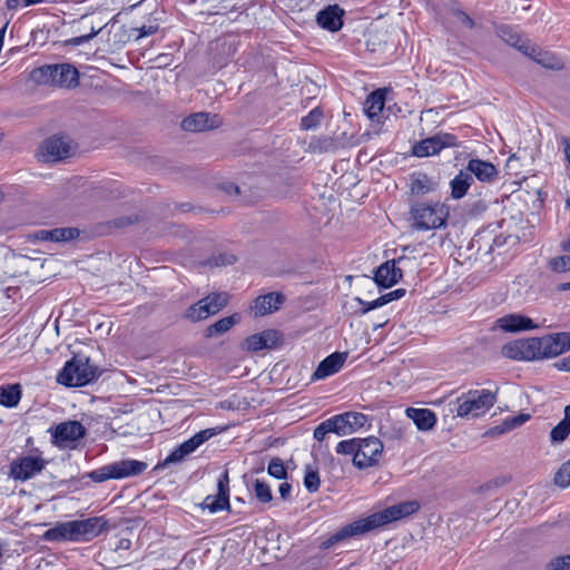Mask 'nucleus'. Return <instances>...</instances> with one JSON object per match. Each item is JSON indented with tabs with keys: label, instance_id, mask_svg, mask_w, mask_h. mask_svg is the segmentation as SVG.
I'll return each mask as SVG.
<instances>
[{
	"label": "nucleus",
	"instance_id": "nucleus-1",
	"mask_svg": "<svg viewBox=\"0 0 570 570\" xmlns=\"http://www.w3.org/2000/svg\"><path fill=\"white\" fill-rule=\"evenodd\" d=\"M417 509L419 504L415 501H407L389 507L382 511L375 512L366 518L360 519L343 527L335 534H333L331 541L337 542L350 537L363 534L392 521L407 517L414 513Z\"/></svg>",
	"mask_w": 570,
	"mask_h": 570
},
{
	"label": "nucleus",
	"instance_id": "nucleus-2",
	"mask_svg": "<svg viewBox=\"0 0 570 570\" xmlns=\"http://www.w3.org/2000/svg\"><path fill=\"white\" fill-rule=\"evenodd\" d=\"M107 524L108 522L104 517L60 522L47 530L43 538L48 541L86 542L102 533L107 529Z\"/></svg>",
	"mask_w": 570,
	"mask_h": 570
},
{
	"label": "nucleus",
	"instance_id": "nucleus-3",
	"mask_svg": "<svg viewBox=\"0 0 570 570\" xmlns=\"http://www.w3.org/2000/svg\"><path fill=\"white\" fill-rule=\"evenodd\" d=\"M383 449L382 441L375 436L344 440L336 445V452L353 455V464L361 470L376 465L382 458Z\"/></svg>",
	"mask_w": 570,
	"mask_h": 570
},
{
	"label": "nucleus",
	"instance_id": "nucleus-4",
	"mask_svg": "<svg viewBox=\"0 0 570 570\" xmlns=\"http://www.w3.org/2000/svg\"><path fill=\"white\" fill-rule=\"evenodd\" d=\"M570 350V333L523 338L524 361L556 357Z\"/></svg>",
	"mask_w": 570,
	"mask_h": 570
},
{
	"label": "nucleus",
	"instance_id": "nucleus-5",
	"mask_svg": "<svg viewBox=\"0 0 570 570\" xmlns=\"http://www.w3.org/2000/svg\"><path fill=\"white\" fill-rule=\"evenodd\" d=\"M409 215L410 226L413 229L426 232L443 227L449 217V209L440 202H416L412 204Z\"/></svg>",
	"mask_w": 570,
	"mask_h": 570
},
{
	"label": "nucleus",
	"instance_id": "nucleus-6",
	"mask_svg": "<svg viewBox=\"0 0 570 570\" xmlns=\"http://www.w3.org/2000/svg\"><path fill=\"white\" fill-rule=\"evenodd\" d=\"M31 79L39 85L60 88H75L79 83V72L69 63L46 65L31 71Z\"/></svg>",
	"mask_w": 570,
	"mask_h": 570
},
{
	"label": "nucleus",
	"instance_id": "nucleus-7",
	"mask_svg": "<svg viewBox=\"0 0 570 570\" xmlns=\"http://www.w3.org/2000/svg\"><path fill=\"white\" fill-rule=\"evenodd\" d=\"M495 401L494 392L482 389L463 393L451 405L454 406L458 416L470 419L484 415L494 405Z\"/></svg>",
	"mask_w": 570,
	"mask_h": 570
},
{
	"label": "nucleus",
	"instance_id": "nucleus-8",
	"mask_svg": "<svg viewBox=\"0 0 570 570\" xmlns=\"http://www.w3.org/2000/svg\"><path fill=\"white\" fill-rule=\"evenodd\" d=\"M97 368L90 364L89 357L76 355L66 362L57 375V382L66 386H83L95 380Z\"/></svg>",
	"mask_w": 570,
	"mask_h": 570
},
{
	"label": "nucleus",
	"instance_id": "nucleus-9",
	"mask_svg": "<svg viewBox=\"0 0 570 570\" xmlns=\"http://www.w3.org/2000/svg\"><path fill=\"white\" fill-rule=\"evenodd\" d=\"M227 303L228 295L226 293H214L190 305L185 311L184 317L190 322H199L218 313Z\"/></svg>",
	"mask_w": 570,
	"mask_h": 570
},
{
	"label": "nucleus",
	"instance_id": "nucleus-10",
	"mask_svg": "<svg viewBox=\"0 0 570 570\" xmlns=\"http://www.w3.org/2000/svg\"><path fill=\"white\" fill-rule=\"evenodd\" d=\"M72 153L73 146L68 138L53 136L40 145L37 157L43 163H57L68 158Z\"/></svg>",
	"mask_w": 570,
	"mask_h": 570
},
{
	"label": "nucleus",
	"instance_id": "nucleus-11",
	"mask_svg": "<svg viewBox=\"0 0 570 570\" xmlns=\"http://www.w3.org/2000/svg\"><path fill=\"white\" fill-rule=\"evenodd\" d=\"M216 435L215 429H205L193 435L190 439L183 442L179 446L173 450L169 455L161 463L163 466L169 463H177L183 461L187 455L196 451L204 442Z\"/></svg>",
	"mask_w": 570,
	"mask_h": 570
},
{
	"label": "nucleus",
	"instance_id": "nucleus-12",
	"mask_svg": "<svg viewBox=\"0 0 570 570\" xmlns=\"http://www.w3.org/2000/svg\"><path fill=\"white\" fill-rule=\"evenodd\" d=\"M505 41L517 47L522 53L532 58L534 61L547 68L558 69L561 67V62L556 57L537 48L529 40H522L519 37H510L505 39Z\"/></svg>",
	"mask_w": 570,
	"mask_h": 570
},
{
	"label": "nucleus",
	"instance_id": "nucleus-13",
	"mask_svg": "<svg viewBox=\"0 0 570 570\" xmlns=\"http://www.w3.org/2000/svg\"><path fill=\"white\" fill-rule=\"evenodd\" d=\"M455 145V136L451 134H439L416 142L413 146L412 153L416 157H429L436 155L445 147H452Z\"/></svg>",
	"mask_w": 570,
	"mask_h": 570
},
{
	"label": "nucleus",
	"instance_id": "nucleus-14",
	"mask_svg": "<svg viewBox=\"0 0 570 570\" xmlns=\"http://www.w3.org/2000/svg\"><path fill=\"white\" fill-rule=\"evenodd\" d=\"M86 433V429L78 421H67L58 424L52 433L53 443L59 448H72Z\"/></svg>",
	"mask_w": 570,
	"mask_h": 570
},
{
	"label": "nucleus",
	"instance_id": "nucleus-15",
	"mask_svg": "<svg viewBox=\"0 0 570 570\" xmlns=\"http://www.w3.org/2000/svg\"><path fill=\"white\" fill-rule=\"evenodd\" d=\"M334 433L344 436L356 432L367 422V416L358 412H345L330 417Z\"/></svg>",
	"mask_w": 570,
	"mask_h": 570
},
{
	"label": "nucleus",
	"instance_id": "nucleus-16",
	"mask_svg": "<svg viewBox=\"0 0 570 570\" xmlns=\"http://www.w3.org/2000/svg\"><path fill=\"white\" fill-rule=\"evenodd\" d=\"M202 507L203 509L209 510L212 513L229 508V479L227 471H225L218 479L217 494L207 495L203 501Z\"/></svg>",
	"mask_w": 570,
	"mask_h": 570
},
{
	"label": "nucleus",
	"instance_id": "nucleus-17",
	"mask_svg": "<svg viewBox=\"0 0 570 570\" xmlns=\"http://www.w3.org/2000/svg\"><path fill=\"white\" fill-rule=\"evenodd\" d=\"M45 468V461L38 456H23L11 463L10 474L16 480L26 481Z\"/></svg>",
	"mask_w": 570,
	"mask_h": 570
},
{
	"label": "nucleus",
	"instance_id": "nucleus-18",
	"mask_svg": "<svg viewBox=\"0 0 570 570\" xmlns=\"http://www.w3.org/2000/svg\"><path fill=\"white\" fill-rule=\"evenodd\" d=\"M495 325L507 333L532 331L540 327L532 318L517 313L503 315L497 320Z\"/></svg>",
	"mask_w": 570,
	"mask_h": 570
},
{
	"label": "nucleus",
	"instance_id": "nucleus-19",
	"mask_svg": "<svg viewBox=\"0 0 570 570\" xmlns=\"http://www.w3.org/2000/svg\"><path fill=\"white\" fill-rule=\"evenodd\" d=\"M220 125L222 119L219 116L208 112H196L181 121L184 130L194 132L218 128Z\"/></svg>",
	"mask_w": 570,
	"mask_h": 570
},
{
	"label": "nucleus",
	"instance_id": "nucleus-20",
	"mask_svg": "<svg viewBox=\"0 0 570 570\" xmlns=\"http://www.w3.org/2000/svg\"><path fill=\"white\" fill-rule=\"evenodd\" d=\"M344 10L337 4L328 6L317 13L316 21L320 27L328 31H338L343 26Z\"/></svg>",
	"mask_w": 570,
	"mask_h": 570
},
{
	"label": "nucleus",
	"instance_id": "nucleus-21",
	"mask_svg": "<svg viewBox=\"0 0 570 570\" xmlns=\"http://www.w3.org/2000/svg\"><path fill=\"white\" fill-rule=\"evenodd\" d=\"M279 340L281 336L277 331L267 330L248 336L245 341V345L248 351L257 352L264 348L275 347Z\"/></svg>",
	"mask_w": 570,
	"mask_h": 570
},
{
	"label": "nucleus",
	"instance_id": "nucleus-22",
	"mask_svg": "<svg viewBox=\"0 0 570 570\" xmlns=\"http://www.w3.org/2000/svg\"><path fill=\"white\" fill-rule=\"evenodd\" d=\"M346 358L347 353L335 352L328 355L318 364L316 371L313 374V379L323 380L337 373L344 365Z\"/></svg>",
	"mask_w": 570,
	"mask_h": 570
},
{
	"label": "nucleus",
	"instance_id": "nucleus-23",
	"mask_svg": "<svg viewBox=\"0 0 570 570\" xmlns=\"http://www.w3.org/2000/svg\"><path fill=\"white\" fill-rule=\"evenodd\" d=\"M466 171L482 183H492L498 177L495 166L482 159H471L468 163Z\"/></svg>",
	"mask_w": 570,
	"mask_h": 570
},
{
	"label": "nucleus",
	"instance_id": "nucleus-24",
	"mask_svg": "<svg viewBox=\"0 0 570 570\" xmlns=\"http://www.w3.org/2000/svg\"><path fill=\"white\" fill-rule=\"evenodd\" d=\"M405 414L413 421L417 430L431 431L436 424V415L430 409L407 407Z\"/></svg>",
	"mask_w": 570,
	"mask_h": 570
},
{
	"label": "nucleus",
	"instance_id": "nucleus-25",
	"mask_svg": "<svg viewBox=\"0 0 570 570\" xmlns=\"http://www.w3.org/2000/svg\"><path fill=\"white\" fill-rule=\"evenodd\" d=\"M402 278L401 268L396 267V262L387 261L382 264L375 273V282L383 287H391Z\"/></svg>",
	"mask_w": 570,
	"mask_h": 570
},
{
	"label": "nucleus",
	"instance_id": "nucleus-26",
	"mask_svg": "<svg viewBox=\"0 0 570 570\" xmlns=\"http://www.w3.org/2000/svg\"><path fill=\"white\" fill-rule=\"evenodd\" d=\"M284 297L278 293H268L255 299L252 309L255 316H264L273 313L283 304Z\"/></svg>",
	"mask_w": 570,
	"mask_h": 570
},
{
	"label": "nucleus",
	"instance_id": "nucleus-27",
	"mask_svg": "<svg viewBox=\"0 0 570 570\" xmlns=\"http://www.w3.org/2000/svg\"><path fill=\"white\" fill-rule=\"evenodd\" d=\"M115 479H125L141 474L147 469V463L138 460H121L111 463Z\"/></svg>",
	"mask_w": 570,
	"mask_h": 570
},
{
	"label": "nucleus",
	"instance_id": "nucleus-28",
	"mask_svg": "<svg viewBox=\"0 0 570 570\" xmlns=\"http://www.w3.org/2000/svg\"><path fill=\"white\" fill-rule=\"evenodd\" d=\"M472 183L473 177L468 171L461 170L450 183L452 198L461 199L465 196Z\"/></svg>",
	"mask_w": 570,
	"mask_h": 570
},
{
	"label": "nucleus",
	"instance_id": "nucleus-29",
	"mask_svg": "<svg viewBox=\"0 0 570 570\" xmlns=\"http://www.w3.org/2000/svg\"><path fill=\"white\" fill-rule=\"evenodd\" d=\"M239 320L240 316L238 314L220 318L219 321L215 322L214 324L206 328L205 336L208 338L219 336L228 332L235 324L239 322Z\"/></svg>",
	"mask_w": 570,
	"mask_h": 570
},
{
	"label": "nucleus",
	"instance_id": "nucleus-30",
	"mask_svg": "<svg viewBox=\"0 0 570 570\" xmlns=\"http://www.w3.org/2000/svg\"><path fill=\"white\" fill-rule=\"evenodd\" d=\"M39 235L43 240L67 242L76 238L79 235V232L76 228L63 227L50 230H41Z\"/></svg>",
	"mask_w": 570,
	"mask_h": 570
},
{
	"label": "nucleus",
	"instance_id": "nucleus-31",
	"mask_svg": "<svg viewBox=\"0 0 570 570\" xmlns=\"http://www.w3.org/2000/svg\"><path fill=\"white\" fill-rule=\"evenodd\" d=\"M385 104V95L377 90L372 92L364 104V111L368 118L373 119L381 114Z\"/></svg>",
	"mask_w": 570,
	"mask_h": 570
},
{
	"label": "nucleus",
	"instance_id": "nucleus-32",
	"mask_svg": "<svg viewBox=\"0 0 570 570\" xmlns=\"http://www.w3.org/2000/svg\"><path fill=\"white\" fill-rule=\"evenodd\" d=\"M530 420V414L520 413L512 417H507L500 425L493 429V432L502 434L512 431Z\"/></svg>",
	"mask_w": 570,
	"mask_h": 570
},
{
	"label": "nucleus",
	"instance_id": "nucleus-33",
	"mask_svg": "<svg viewBox=\"0 0 570 570\" xmlns=\"http://www.w3.org/2000/svg\"><path fill=\"white\" fill-rule=\"evenodd\" d=\"M21 399V391L18 385L0 387V404L12 407L16 406Z\"/></svg>",
	"mask_w": 570,
	"mask_h": 570
},
{
	"label": "nucleus",
	"instance_id": "nucleus-34",
	"mask_svg": "<svg viewBox=\"0 0 570 570\" xmlns=\"http://www.w3.org/2000/svg\"><path fill=\"white\" fill-rule=\"evenodd\" d=\"M432 189V183L425 174H417L412 177L411 191L415 195H424Z\"/></svg>",
	"mask_w": 570,
	"mask_h": 570
},
{
	"label": "nucleus",
	"instance_id": "nucleus-35",
	"mask_svg": "<svg viewBox=\"0 0 570 570\" xmlns=\"http://www.w3.org/2000/svg\"><path fill=\"white\" fill-rule=\"evenodd\" d=\"M502 354H503V356L511 358V360L524 361L523 338L515 340V341H512V342L503 345Z\"/></svg>",
	"mask_w": 570,
	"mask_h": 570
},
{
	"label": "nucleus",
	"instance_id": "nucleus-36",
	"mask_svg": "<svg viewBox=\"0 0 570 570\" xmlns=\"http://www.w3.org/2000/svg\"><path fill=\"white\" fill-rule=\"evenodd\" d=\"M570 434V425L561 420L556 426L550 431L549 440L551 444H560L562 443Z\"/></svg>",
	"mask_w": 570,
	"mask_h": 570
},
{
	"label": "nucleus",
	"instance_id": "nucleus-37",
	"mask_svg": "<svg viewBox=\"0 0 570 570\" xmlns=\"http://www.w3.org/2000/svg\"><path fill=\"white\" fill-rule=\"evenodd\" d=\"M554 483L560 488L570 487V459L556 472Z\"/></svg>",
	"mask_w": 570,
	"mask_h": 570
},
{
	"label": "nucleus",
	"instance_id": "nucleus-38",
	"mask_svg": "<svg viewBox=\"0 0 570 570\" xmlns=\"http://www.w3.org/2000/svg\"><path fill=\"white\" fill-rule=\"evenodd\" d=\"M322 117V111L317 108H314L308 112V115L302 118L301 126L305 130L314 129L320 125Z\"/></svg>",
	"mask_w": 570,
	"mask_h": 570
},
{
	"label": "nucleus",
	"instance_id": "nucleus-39",
	"mask_svg": "<svg viewBox=\"0 0 570 570\" xmlns=\"http://www.w3.org/2000/svg\"><path fill=\"white\" fill-rule=\"evenodd\" d=\"M89 478L94 482H104L110 479H115V472L112 464H107L98 470L91 471Z\"/></svg>",
	"mask_w": 570,
	"mask_h": 570
},
{
	"label": "nucleus",
	"instance_id": "nucleus-40",
	"mask_svg": "<svg viewBox=\"0 0 570 570\" xmlns=\"http://www.w3.org/2000/svg\"><path fill=\"white\" fill-rule=\"evenodd\" d=\"M267 472L269 475L278 480L285 479L287 474L284 462L279 458H274L271 460L267 466Z\"/></svg>",
	"mask_w": 570,
	"mask_h": 570
},
{
	"label": "nucleus",
	"instance_id": "nucleus-41",
	"mask_svg": "<svg viewBox=\"0 0 570 570\" xmlns=\"http://www.w3.org/2000/svg\"><path fill=\"white\" fill-rule=\"evenodd\" d=\"M304 485L308 492H316L321 485L318 472L312 469H307L304 476Z\"/></svg>",
	"mask_w": 570,
	"mask_h": 570
},
{
	"label": "nucleus",
	"instance_id": "nucleus-42",
	"mask_svg": "<svg viewBox=\"0 0 570 570\" xmlns=\"http://www.w3.org/2000/svg\"><path fill=\"white\" fill-rule=\"evenodd\" d=\"M549 267L556 273H564L570 271V256L553 257L548 263Z\"/></svg>",
	"mask_w": 570,
	"mask_h": 570
},
{
	"label": "nucleus",
	"instance_id": "nucleus-43",
	"mask_svg": "<svg viewBox=\"0 0 570 570\" xmlns=\"http://www.w3.org/2000/svg\"><path fill=\"white\" fill-rule=\"evenodd\" d=\"M255 495L256 498L263 502L267 503L272 500V491L271 488L263 481L256 480L254 484Z\"/></svg>",
	"mask_w": 570,
	"mask_h": 570
},
{
	"label": "nucleus",
	"instance_id": "nucleus-44",
	"mask_svg": "<svg viewBox=\"0 0 570 570\" xmlns=\"http://www.w3.org/2000/svg\"><path fill=\"white\" fill-rule=\"evenodd\" d=\"M334 433V429L332 425V422L330 419L322 422L315 430H314V438L318 441H323L326 434Z\"/></svg>",
	"mask_w": 570,
	"mask_h": 570
},
{
	"label": "nucleus",
	"instance_id": "nucleus-45",
	"mask_svg": "<svg viewBox=\"0 0 570 570\" xmlns=\"http://www.w3.org/2000/svg\"><path fill=\"white\" fill-rule=\"evenodd\" d=\"M549 567L551 570H570V554L554 558Z\"/></svg>",
	"mask_w": 570,
	"mask_h": 570
},
{
	"label": "nucleus",
	"instance_id": "nucleus-46",
	"mask_svg": "<svg viewBox=\"0 0 570 570\" xmlns=\"http://www.w3.org/2000/svg\"><path fill=\"white\" fill-rule=\"evenodd\" d=\"M453 17L464 28L472 29L474 27L472 18L461 10L453 11Z\"/></svg>",
	"mask_w": 570,
	"mask_h": 570
},
{
	"label": "nucleus",
	"instance_id": "nucleus-47",
	"mask_svg": "<svg viewBox=\"0 0 570 570\" xmlns=\"http://www.w3.org/2000/svg\"><path fill=\"white\" fill-rule=\"evenodd\" d=\"M404 289H395L377 298L376 305H385L394 299H397L404 295Z\"/></svg>",
	"mask_w": 570,
	"mask_h": 570
},
{
	"label": "nucleus",
	"instance_id": "nucleus-48",
	"mask_svg": "<svg viewBox=\"0 0 570 570\" xmlns=\"http://www.w3.org/2000/svg\"><path fill=\"white\" fill-rule=\"evenodd\" d=\"M158 29H159V24L155 21L149 22L148 24H144L140 28H137V31H138L137 39L144 38L147 36H151V35L156 33L158 31Z\"/></svg>",
	"mask_w": 570,
	"mask_h": 570
},
{
	"label": "nucleus",
	"instance_id": "nucleus-49",
	"mask_svg": "<svg viewBox=\"0 0 570 570\" xmlns=\"http://www.w3.org/2000/svg\"><path fill=\"white\" fill-rule=\"evenodd\" d=\"M236 262V257L233 254H222L214 258V264L217 266L232 265Z\"/></svg>",
	"mask_w": 570,
	"mask_h": 570
},
{
	"label": "nucleus",
	"instance_id": "nucleus-50",
	"mask_svg": "<svg viewBox=\"0 0 570 570\" xmlns=\"http://www.w3.org/2000/svg\"><path fill=\"white\" fill-rule=\"evenodd\" d=\"M292 491V485L287 482L281 483L278 492L282 499L287 500Z\"/></svg>",
	"mask_w": 570,
	"mask_h": 570
},
{
	"label": "nucleus",
	"instance_id": "nucleus-51",
	"mask_svg": "<svg viewBox=\"0 0 570 570\" xmlns=\"http://www.w3.org/2000/svg\"><path fill=\"white\" fill-rule=\"evenodd\" d=\"M559 368L564 370V371H570V356L563 358L560 362Z\"/></svg>",
	"mask_w": 570,
	"mask_h": 570
},
{
	"label": "nucleus",
	"instance_id": "nucleus-52",
	"mask_svg": "<svg viewBox=\"0 0 570 570\" xmlns=\"http://www.w3.org/2000/svg\"><path fill=\"white\" fill-rule=\"evenodd\" d=\"M21 3V0H7L6 6L8 9H17Z\"/></svg>",
	"mask_w": 570,
	"mask_h": 570
},
{
	"label": "nucleus",
	"instance_id": "nucleus-53",
	"mask_svg": "<svg viewBox=\"0 0 570 570\" xmlns=\"http://www.w3.org/2000/svg\"><path fill=\"white\" fill-rule=\"evenodd\" d=\"M376 302H377V298L372 301V302H368L366 304V307L364 308V312H368L371 309H374V308H377V307H381L382 305H376Z\"/></svg>",
	"mask_w": 570,
	"mask_h": 570
},
{
	"label": "nucleus",
	"instance_id": "nucleus-54",
	"mask_svg": "<svg viewBox=\"0 0 570 570\" xmlns=\"http://www.w3.org/2000/svg\"><path fill=\"white\" fill-rule=\"evenodd\" d=\"M566 423L570 425V405H567L563 410V419Z\"/></svg>",
	"mask_w": 570,
	"mask_h": 570
},
{
	"label": "nucleus",
	"instance_id": "nucleus-55",
	"mask_svg": "<svg viewBox=\"0 0 570 570\" xmlns=\"http://www.w3.org/2000/svg\"><path fill=\"white\" fill-rule=\"evenodd\" d=\"M564 155H566L568 164L570 166V140L564 141Z\"/></svg>",
	"mask_w": 570,
	"mask_h": 570
},
{
	"label": "nucleus",
	"instance_id": "nucleus-56",
	"mask_svg": "<svg viewBox=\"0 0 570 570\" xmlns=\"http://www.w3.org/2000/svg\"><path fill=\"white\" fill-rule=\"evenodd\" d=\"M43 1L45 0H23V6L24 7H29V6H33V4H37V3H41Z\"/></svg>",
	"mask_w": 570,
	"mask_h": 570
},
{
	"label": "nucleus",
	"instance_id": "nucleus-57",
	"mask_svg": "<svg viewBox=\"0 0 570 570\" xmlns=\"http://www.w3.org/2000/svg\"><path fill=\"white\" fill-rule=\"evenodd\" d=\"M559 289L560 291H569L570 289V282L560 284L559 285Z\"/></svg>",
	"mask_w": 570,
	"mask_h": 570
},
{
	"label": "nucleus",
	"instance_id": "nucleus-58",
	"mask_svg": "<svg viewBox=\"0 0 570 570\" xmlns=\"http://www.w3.org/2000/svg\"><path fill=\"white\" fill-rule=\"evenodd\" d=\"M4 193L2 191V189L0 188V203H2L4 200Z\"/></svg>",
	"mask_w": 570,
	"mask_h": 570
},
{
	"label": "nucleus",
	"instance_id": "nucleus-59",
	"mask_svg": "<svg viewBox=\"0 0 570 570\" xmlns=\"http://www.w3.org/2000/svg\"><path fill=\"white\" fill-rule=\"evenodd\" d=\"M564 249L570 250V239L563 245Z\"/></svg>",
	"mask_w": 570,
	"mask_h": 570
},
{
	"label": "nucleus",
	"instance_id": "nucleus-60",
	"mask_svg": "<svg viewBox=\"0 0 570 570\" xmlns=\"http://www.w3.org/2000/svg\"><path fill=\"white\" fill-rule=\"evenodd\" d=\"M566 205L568 208H570V199L567 200Z\"/></svg>",
	"mask_w": 570,
	"mask_h": 570
}]
</instances>
